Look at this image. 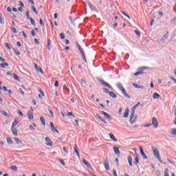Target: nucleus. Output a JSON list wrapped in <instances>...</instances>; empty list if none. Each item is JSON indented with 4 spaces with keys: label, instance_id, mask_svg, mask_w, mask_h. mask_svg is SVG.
I'll return each instance as SVG.
<instances>
[{
    "label": "nucleus",
    "instance_id": "obj_1",
    "mask_svg": "<svg viewBox=\"0 0 176 176\" xmlns=\"http://www.w3.org/2000/svg\"><path fill=\"white\" fill-rule=\"evenodd\" d=\"M140 105H141V102H138L135 106L131 108V113L129 119V122L131 123V124H134V123L137 122V117H135L134 115H135V109H137V108H138Z\"/></svg>",
    "mask_w": 176,
    "mask_h": 176
},
{
    "label": "nucleus",
    "instance_id": "obj_2",
    "mask_svg": "<svg viewBox=\"0 0 176 176\" xmlns=\"http://www.w3.org/2000/svg\"><path fill=\"white\" fill-rule=\"evenodd\" d=\"M151 149L153 151V153L155 157H156L159 160L160 163L163 164V161L162 160V157H160V153L159 152V149H157L155 146H151Z\"/></svg>",
    "mask_w": 176,
    "mask_h": 176
},
{
    "label": "nucleus",
    "instance_id": "obj_3",
    "mask_svg": "<svg viewBox=\"0 0 176 176\" xmlns=\"http://www.w3.org/2000/svg\"><path fill=\"white\" fill-rule=\"evenodd\" d=\"M76 46L82 57V59L84 60L85 63H87V60L86 59V56L85 55V52H83V49H82V47L79 43H77Z\"/></svg>",
    "mask_w": 176,
    "mask_h": 176
},
{
    "label": "nucleus",
    "instance_id": "obj_4",
    "mask_svg": "<svg viewBox=\"0 0 176 176\" xmlns=\"http://www.w3.org/2000/svg\"><path fill=\"white\" fill-rule=\"evenodd\" d=\"M117 87L119 89V90L122 91V94H124L125 97L130 98L127 93H126V89H124V87H123V85H122V84L120 83L117 84Z\"/></svg>",
    "mask_w": 176,
    "mask_h": 176
},
{
    "label": "nucleus",
    "instance_id": "obj_5",
    "mask_svg": "<svg viewBox=\"0 0 176 176\" xmlns=\"http://www.w3.org/2000/svg\"><path fill=\"white\" fill-rule=\"evenodd\" d=\"M151 125L153 126L155 129H157V127H159V122L157 121V118H156V117H153L152 118Z\"/></svg>",
    "mask_w": 176,
    "mask_h": 176
},
{
    "label": "nucleus",
    "instance_id": "obj_6",
    "mask_svg": "<svg viewBox=\"0 0 176 176\" xmlns=\"http://www.w3.org/2000/svg\"><path fill=\"white\" fill-rule=\"evenodd\" d=\"M82 163L87 167V168H89L90 170H93V166H91V164L87 162V160L82 159Z\"/></svg>",
    "mask_w": 176,
    "mask_h": 176
},
{
    "label": "nucleus",
    "instance_id": "obj_7",
    "mask_svg": "<svg viewBox=\"0 0 176 176\" xmlns=\"http://www.w3.org/2000/svg\"><path fill=\"white\" fill-rule=\"evenodd\" d=\"M45 141H46V145L47 146H53V142H52V140L49 138H45Z\"/></svg>",
    "mask_w": 176,
    "mask_h": 176
},
{
    "label": "nucleus",
    "instance_id": "obj_8",
    "mask_svg": "<svg viewBox=\"0 0 176 176\" xmlns=\"http://www.w3.org/2000/svg\"><path fill=\"white\" fill-rule=\"evenodd\" d=\"M104 168H106L107 171H109V162L108 161V158H105L104 160Z\"/></svg>",
    "mask_w": 176,
    "mask_h": 176
},
{
    "label": "nucleus",
    "instance_id": "obj_9",
    "mask_svg": "<svg viewBox=\"0 0 176 176\" xmlns=\"http://www.w3.org/2000/svg\"><path fill=\"white\" fill-rule=\"evenodd\" d=\"M11 131L14 137H17L19 135L17 129L14 127H11Z\"/></svg>",
    "mask_w": 176,
    "mask_h": 176
},
{
    "label": "nucleus",
    "instance_id": "obj_10",
    "mask_svg": "<svg viewBox=\"0 0 176 176\" xmlns=\"http://www.w3.org/2000/svg\"><path fill=\"white\" fill-rule=\"evenodd\" d=\"M101 83L103 85V86H106V87H109V89H111V90H113V87H112L111 85L106 82L105 81H102Z\"/></svg>",
    "mask_w": 176,
    "mask_h": 176
},
{
    "label": "nucleus",
    "instance_id": "obj_11",
    "mask_svg": "<svg viewBox=\"0 0 176 176\" xmlns=\"http://www.w3.org/2000/svg\"><path fill=\"white\" fill-rule=\"evenodd\" d=\"M113 150L114 151V153H116L117 156H120V151L119 150V148L113 146Z\"/></svg>",
    "mask_w": 176,
    "mask_h": 176
},
{
    "label": "nucleus",
    "instance_id": "obj_12",
    "mask_svg": "<svg viewBox=\"0 0 176 176\" xmlns=\"http://www.w3.org/2000/svg\"><path fill=\"white\" fill-rule=\"evenodd\" d=\"M140 153H141L143 159H144L146 160L148 159V156H146V154H145V153L144 152V149L142 148V147H140Z\"/></svg>",
    "mask_w": 176,
    "mask_h": 176
},
{
    "label": "nucleus",
    "instance_id": "obj_13",
    "mask_svg": "<svg viewBox=\"0 0 176 176\" xmlns=\"http://www.w3.org/2000/svg\"><path fill=\"white\" fill-rule=\"evenodd\" d=\"M127 159L129 166L133 167V157H131V156H128Z\"/></svg>",
    "mask_w": 176,
    "mask_h": 176
},
{
    "label": "nucleus",
    "instance_id": "obj_14",
    "mask_svg": "<svg viewBox=\"0 0 176 176\" xmlns=\"http://www.w3.org/2000/svg\"><path fill=\"white\" fill-rule=\"evenodd\" d=\"M96 118H98V119H100V120H101V122H102V123H104V124H107L108 122H107V121L102 118H101V116H100V114L97 113L96 114Z\"/></svg>",
    "mask_w": 176,
    "mask_h": 176
},
{
    "label": "nucleus",
    "instance_id": "obj_15",
    "mask_svg": "<svg viewBox=\"0 0 176 176\" xmlns=\"http://www.w3.org/2000/svg\"><path fill=\"white\" fill-rule=\"evenodd\" d=\"M153 98L154 100H159V98H160V95L159 94H157V93H154L153 94Z\"/></svg>",
    "mask_w": 176,
    "mask_h": 176
},
{
    "label": "nucleus",
    "instance_id": "obj_16",
    "mask_svg": "<svg viewBox=\"0 0 176 176\" xmlns=\"http://www.w3.org/2000/svg\"><path fill=\"white\" fill-rule=\"evenodd\" d=\"M109 135L111 140H112V141H114L115 142H118V140H116V138H115V135H113V134L109 133Z\"/></svg>",
    "mask_w": 176,
    "mask_h": 176
},
{
    "label": "nucleus",
    "instance_id": "obj_17",
    "mask_svg": "<svg viewBox=\"0 0 176 176\" xmlns=\"http://www.w3.org/2000/svg\"><path fill=\"white\" fill-rule=\"evenodd\" d=\"M130 112V110L129 109H126L124 113V118H129V113Z\"/></svg>",
    "mask_w": 176,
    "mask_h": 176
},
{
    "label": "nucleus",
    "instance_id": "obj_18",
    "mask_svg": "<svg viewBox=\"0 0 176 176\" xmlns=\"http://www.w3.org/2000/svg\"><path fill=\"white\" fill-rule=\"evenodd\" d=\"M0 23L1 24H5V19L3 18V15L0 12Z\"/></svg>",
    "mask_w": 176,
    "mask_h": 176
},
{
    "label": "nucleus",
    "instance_id": "obj_19",
    "mask_svg": "<svg viewBox=\"0 0 176 176\" xmlns=\"http://www.w3.org/2000/svg\"><path fill=\"white\" fill-rule=\"evenodd\" d=\"M14 140L15 142H16L18 145H19V144H23V141H21V140H20V139H19V138H14Z\"/></svg>",
    "mask_w": 176,
    "mask_h": 176
},
{
    "label": "nucleus",
    "instance_id": "obj_20",
    "mask_svg": "<svg viewBox=\"0 0 176 176\" xmlns=\"http://www.w3.org/2000/svg\"><path fill=\"white\" fill-rule=\"evenodd\" d=\"M40 120H41V122L42 123V124L43 126H45L46 125V121L45 120V118H43V116H41L40 118Z\"/></svg>",
    "mask_w": 176,
    "mask_h": 176
},
{
    "label": "nucleus",
    "instance_id": "obj_21",
    "mask_svg": "<svg viewBox=\"0 0 176 176\" xmlns=\"http://www.w3.org/2000/svg\"><path fill=\"white\" fill-rule=\"evenodd\" d=\"M19 123H20L19 121H17V120H14V122H12V125L11 127H16V126H17V124H19Z\"/></svg>",
    "mask_w": 176,
    "mask_h": 176
},
{
    "label": "nucleus",
    "instance_id": "obj_22",
    "mask_svg": "<svg viewBox=\"0 0 176 176\" xmlns=\"http://www.w3.org/2000/svg\"><path fill=\"white\" fill-rule=\"evenodd\" d=\"M102 115L107 116V119L111 120V116L109 114H108V113H107L104 111H102Z\"/></svg>",
    "mask_w": 176,
    "mask_h": 176
},
{
    "label": "nucleus",
    "instance_id": "obj_23",
    "mask_svg": "<svg viewBox=\"0 0 176 176\" xmlns=\"http://www.w3.org/2000/svg\"><path fill=\"white\" fill-rule=\"evenodd\" d=\"M109 94L110 97H111L112 98H116V97H117L116 94H115L113 92H109Z\"/></svg>",
    "mask_w": 176,
    "mask_h": 176
},
{
    "label": "nucleus",
    "instance_id": "obj_24",
    "mask_svg": "<svg viewBox=\"0 0 176 176\" xmlns=\"http://www.w3.org/2000/svg\"><path fill=\"white\" fill-rule=\"evenodd\" d=\"M74 151L76 152L78 157H80V156L79 155V151H78V146L77 145L74 146Z\"/></svg>",
    "mask_w": 176,
    "mask_h": 176
},
{
    "label": "nucleus",
    "instance_id": "obj_25",
    "mask_svg": "<svg viewBox=\"0 0 176 176\" xmlns=\"http://www.w3.org/2000/svg\"><path fill=\"white\" fill-rule=\"evenodd\" d=\"M120 13H122V14H123V16H124L125 17H127V19H129V20H130L131 18H130V16H129V14H126V12H124V11H120Z\"/></svg>",
    "mask_w": 176,
    "mask_h": 176
},
{
    "label": "nucleus",
    "instance_id": "obj_26",
    "mask_svg": "<svg viewBox=\"0 0 176 176\" xmlns=\"http://www.w3.org/2000/svg\"><path fill=\"white\" fill-rule=\"evenodd\" d=\"M28 119H30V120H32V119H34V114H32V113H28Z\"/></svg>",
    "mask_w": 176,
    "mask_h": 176
},
{
    "label": "nucleus",
    "instance_id": "obj_27",
    "mask_svg": "<svg viewBox=\"0 0 176 176\" xmlns=\"http://www.w3.org/2000/svg\"><path fill=\"white\" fill-rule=\"evenodd\" d=\"M133 86H134V87H135V89H144V86H140L135 83H133Z\"/></svg>",
    "mask_w": 176,
    "mask_h": 176
},
{
    "label": "nucleus",
    "instance_id": "obj_28",
    "mask_svg": "<svg viewBox=\"0 0 176 176\" xmlns=\"http://www.w3.org/2000/svg\"><path fill=\"white\" fill-rule=\"evenodd\" d=\"M33 125V126H32ZM32 125H30L29 126V129L32 131H34L35 130V128L34 127H36V124L32 123Z\"/></svg>",
    "mask_w": 176,
    "mask_h": 176
},
{
    "label": "nucleus",
    "instance_id": "obj_29",
    "mask_svg": "<svg viewBox=\"0 0 176 176\" xmlns=\"http://www.w3.org/2000/svg\"><path fill=\"white\" fill-rule=\"evenodd\" d=\"M5 47H6V49H8V50H12V47H10V45H9V43H6L4 44Z\"/></svg>",
    "mask_w": 176,
    "mask_h": 176
},
{
    "label": "nucleus",
    "instance_id": "obj_30",
    "mask_svg": "<svg viewBox=\"0 0 176 176\" xmlns=\"http://www.w3.org/2000/svg\"><path fill=\"white\" fill-rule=\"evenodd\" d=\"M0 67H1V68H5V67H9V63H4L0 65Z\"/></svg>",
    "mask_w": 176,
    "mask_h": 176
},
{
    "label": "nucleus",
    "instance_id": "obj_31",
    "mask_svg": "<svg viewBox=\"0 0 176 176\" xmlns=\"http://www.w3.org/2000/svg\"><path fill=\"white\" fill-rule=\"evenodd\" d=\"M140 163V158H138V155L135 157V164H138Z\"/></svg>",
    "mask_w": 176,
    "mask_h": 176
},
{
    "label": "nucleus",
    "instance_id": "obj_32",
    "mask_svg": "<svg viewBox=\"0 0 176 176\" xmlns=\"http://www.w3.org/2000/svg\"><path fill=\"white\" fill-rule=\"evenodd\" d=\"M8 144H13V140L10 138H6Z\"/></svg>",
    "mask_w": 176,
    "mask_h": 176
},
{
    "label": "nucleus",
    "instance_id": "obj_33",
    "mask_svg": "<svg viewBox=\"0 0 176 176\" xmlns=\"http://www.w3.org/2000/svg\"><path fill=\"white\" fill-rule=\"evenodd\" d=\"M47 49L48 50H50V49H52V43H50V39H48Z\"/></svg>",
    "mask_w": 176,
    "mask_h": 176
},
{
    "label": "nucleus",
    "instance_id": "obj_34",
    "mask_svg": "<svg viewBox=\"0 0 176 176\" xmlns=\"http://www.w3.org/2000/svg\"><path fill=\"white\" fill-rule=\"evenodd\" d=\"M38 91L41 93V96L43 97H45V93L43 92V91L42 90V88H38Z\"/></svg>",
    "mask_w": 176,
    "mask_h": 176
},
{
    "label": "nucleus",
    "instance_id": "obj_35",
    "mask_svg": "<svg viewBox=\"0 0 176 176\" xmlns=\"http://www.w3.org/2000/svg\"><path fill=\"white\" fill-rule=\"evenodd\" d=\"M34 69L38 72H39V67H38V65L36 63H34Z\"/></svg>",
    "mask_w": 176,
    "mask_h": 176
},
{
    "label": "nucleus",
    "instance_id": "obj_36",
    "mask_svg": "<svg viewBox=\"0 0 176 176\" xmlns=\"http://www.w3.org/2000/svg\"><path fill=\"white\" fill-rule=\"evenodd\" d=\"M58 160L60 162V164H62V166H65V162H64V160L58 158Z\"/></svg>",
    "mask_w": 176,
    "mask_h": 176
},
{
    "label": "nucleus",
    "instance_id": "obj_37",
    "mask_svg": "<svg viewBox=\"0 0 176 176\" xmlns=\"http://www.w3.org/2000/svg\"><path fill=\"white\" fill-rule=\"evenodd\" d=\"M32 9L34 13H35V14H38V11L36 10V8H35V7L34 6H32Z\"/></svg>",
    "mask_w": 176,
    "mask_h": 176
},
{
    "label": "nucleus",
    "instance_id": "obj_38",
    "mask_svg": "<svg viewBox=\"0 0 176 176\" xmlns=\"http://www.w3.org/2000/svg\"><path fill=\"white\" fill-rule=\"evenodd\" d=\"M10 170H12L13 171H17V166H12L10 167Z\"/></svg>",
    "mask_w": 176,
    "mask_h": 176
},
{
    "label": "nucleus",
    "instance_id": "obj_39",
    "mask_svg": "<svg viewBox=\"0 0 176 176\" xmlns=\"http://www.w3.org/2000/svg\"><path fill=\"white\" fill-rule=\"evenodd\" d=\"M144 74V72H138L134 74L135 76H138V75H142Z\"/></svg>",
    "mask_w": 176,
    "mask_h": 176
},
{
    "label": "nucleus",
    "instance_id": "obj_40",
    "mask_svg": "<svg viewBox=\"0 0 176 176\" xmlns=\"http://www.w3.org/2000/svg\"><path fill=\"white\" fill-rule=\"evenodd\" d=\"M13 78H14V79H16V80H19V76H17V74H13Z\"/></svg>",
    "mask_w": 176,
    "mask_h": 176
},
{
    "label": "nucleus",
    "instance_id": "obj_41",
    "mask_svg": "<svg viewBox=\"0 0 176 176\" xmlns=\"http://www.w3.org/2000/svg\"><path fill=\"white\" fill-rule=\"evenodd\" d=\"M29 20L30 21V23L32 25H35V21L34 20V19L30 18Z\"/></svg>",
    "mask_w": 176,
    "mask_h": 176
},
{
    "label": "nucleus",
    "instance_id": "obj_42",
    "mask_svg": "<svg viewBox=\"0 0 176 176\" xmlns=\"http://www.w3.org/2000/svg\"><path fill=\"white\" fill-rule=\"evenodd\" d=\"M164 176H169L168 175V168H166L164 170Z\"/></svg>",
    "mask_w": 176,
    "mask_h": 176
},
{
    "label": "nucleus",
    "instance_id": "obj_43",
    "mask_svg": "<svg viewBox=\"0 0 176 176\" xmlns=\"http://www.w3.org/2000/svg\"><path fill=\"white\" fill-rule=\"evenodd\" d=\"M60 39H65V34H64V33H60Z\"/></svg>",
    "mask_w": 176,
    "mask_h": 176
},
{
    "label": "nucleus",
    "instance_id": "obj_44",
    "mask_svg": "<svg viewBox=\"0 0 176 176\" xmlns=\"http://www.w3.org/2000/svg\"><path fill=\"white\" fill-rule=\"evenodd\" d=\"M2 114L3 116H6L7 118H9V114L6 111H2Z\"/></svg>",
    "mask_w": 176,
    "mask_h": 176
},
{
    "label": "nucleus",
    "instance_id": "obj_45",
    "mask_svg": "<svg viewBox=\"0 0 176 176\" xmlns=\"http://www.w3.org/2000/svg\"><path fill=\"white\" fill-rule=\"evenodd\" d=\"M14 52L16 54H17V56H20V54H21L20 53V51H19V50H14Z\"/></svg>",
    "mask_w": 176,
    "mask_h": 176
},
{
    "label": "nucleus",
    "instance_id": "obj_46",
    "mask_svg": "<svg viewBox=\"0 0 176 176\" xmlns=\"http://www.w3.org/2000/svg\"><path fill=\"white\" fill-rule=\"evenodd\" d=\"M171 135H176V129H172Z\"/></svg>",
    "mask_w": 176,
    "mask_h": 176
},
{
    "label": "nucleus",
    "instance_id": "obj_47",
    "mask_svg": "<svg viewBox=\"0 0 176 176\" xmlns=\"http://www.w3.org/2000/svg\"><path fill=\"white\" fill-rule=\"evenodd\" d=\"M135 34L137 35V36H141V33L138 30H135Z\"/></svg>",
    "mask_w": 176,
    "mask_h": 176
},
{
    "label": "nucleus",
    "instance_id": "obj_48",
    "mask_svg": "<svg viewBox=\"0 0 176 176\" xmlns=\"http://www.w3.org/2000/svg\"><path fill=\"white\" fill-rule=\"evenodd\" d=\"M26 17H27L28 20H30L31 19V17H30V11H28L26 12Z\"/></svg>",
    "mask_w": 176,
    "mask_h": 176
},
{
    "label": "nucleus",
    "instance_id": "obj_49",
    "mask_svg": "<svg viewBox=\"0 0 176 176\" xmlns=\"http://www.w3.org/2000/svg\"><path fill=\"white\" fill-rule=\"evenodd\" d=\"M12 31L14 34H17V30L16 29V28H12Z\"/></svg>",
    "mask_w": 176,
    "mask_h": 176
},
{
    "label": "nucleus",
    "instance_id": "obj_50",
    "mask_svg": "<svg viewBox=\"0 0 176 176\" xmlns=\"http://www.w3.org/2000/svg\"><path fill=\"white\" fill-rule=\"evenodd\" d=\"M52 129V131H56V133H60V131H58V130L56 129V127L54 126V128H51Z\"/></svg>",
    "mask_w": 176,
    "mask_h": 176
},
{
    "label": "nucleus",
    "instance_id": "obj_51",
    "mask_svg": "<svg viewBox=\"0 0 176 176\" xmlns=\"http://www.w3.org/2000/svg\"><path fill=\"white\" fill-rule=\"evenodd\" d=\"M19 6H21V8H24V3H23V1H19Z\"/></svg>",
    "mask_w": 176,
    "mask_h": 176
},
{
    "label": "nucleus",
    "instance_id": "obj_52",
    "mask_svg": "<svg viewBox=\"0 0 176 176\" xmlns=\"http://www.w3.org/2000/svg\"><path fill=\"white\" fill-rule=\"evenodd\" d=\"M38 72H41V74H44L43 69H42V67H39V68H38Z\"/></svg>",
    "mask_w": 176,
    "mask_h": 176
},
{
    "label": "nucleus",
    "instance_id": "obj_53",
    "mask_svg": "<svg viewBox=\"0 0 176 176\" xmlns=\"http://www.w3.org/2000/svg\"><path fill=\"white\" fill-rule=\"evenodd\" d=\"M18 114L19 115V116H23V111L18 110Z\"/></svg>",
    "mask_w": 176,
    "mask_h": 176
},
{
    "label": "nucleus",
    "instance_id": "obj_54",
    "mask_svg": "<svg viewBox=\"0 0 176 176\" xmlns=\"http://www.w3.org/2000/svg\"><path fill=\"white\" fill-rule=\"evenodd\" d=\"M103 90H104V91L106 93V94H109L110 92H109V90L108 89H107V88H104L103 89Z\"/></svg>",
    "mask_w": 176,
    "mask_h": 176
},
{
    "label": "nucleus",
    "instance_id": "obj_55",
    "mask_svg": "<svg viewBox=\"0 0 176 176\" xmlns=\"http://www.w3.org/2000/svg\"><path fill=\"white\" fill-rule=\"evenodd\" d=\"M19 90L21 94H22V96H24V91H23V90L21 89V88H19Z\"/></svg>",
    "mask_w": 176,
    "mask_h": 176
},
{
    "label": "nucleus",
    "instance_id": "obj_56",
    "mask_svg": "<svg viewBox=\"0 0 176 176\" xmlns=\"http://www.w3.org/2000/svg\"><path fill=\"white\" fill-rule=\"evenodd\" d=\"M7 12H9V13H12V8L10 7H8Z\"/></svg>",
    "mask_w": 176,
    "mask_h": 176
},
{
    "label": "nucleus",
    "instance_id": "obj_57",
    "mask_svg": "<svg viewBox=\"0 0 176 176\" xmlns=\"http://www.w3.org/2000/svg\"><path fill=\"white\" fill-rule=\"evenodd\" d=\"M113 175L118 176V173H116V170L115 169H113Z\"/></svg>",
    "mask_w": 176,
    "mask_h": 176
},
{
    "label": "nucleus",
    "instance_id": "obj_58",
    "mask_svg": "<svg viewBox=\"0 0 176 176\" xmlns=\"http://www.w3.org/2000/svg\"><path fill=\"white\" fill-rule=\"evenodd\" d=\"M54 87H58V80L55 81Z\"/></svg>",
    "mask_w": 176,
    "mask_h": 176
},
{
    "label": "nucleus",
    "instance_id": "obj_59",
    "mask_svg": "<svg viewBox=\"0 0 176 176\" xmlns=\"http://www.w3.org/2000/svg\"><path fill=\"white\" fill-rule=\"evenodd\" d=\"M34 42L35 43H36V45H39V40H38V38H34Z\"/></svg>",
    "mask_w": 176,
    "mask_h": 176
},
{
    "label": "nucleus",
    "instance_id": "obj_60",
    "mask_svg": "<svg viewBox=\"0 0 176 176\" xmlns=\"http://www.w3.org/2000/svg\"><path fill=\"white\" fill-rule=\"evenodd\" d=\"M49 112H50V115L52 116V118H53V116H54V113H53V111H52V110H50V109H49Z\"/></svg>",
    "mask_w": 176,
    "mask_h": 176
},
{
    "label": "nucleus",
    "instance_id": "obj_61",
    "mask_svg": "<svg viewBox=\"0 0 176 176\" xmlns=\"http://www.w3.org/2000/svg\"><path fill=\"white\" fill-rule=\"evenodd\" d=\"M138 127H140V126H138V124H135V125L131 126L132 129H137Z\"/></svg>",
    "mask_w": 176,
    "mask_h": 176
},
{
    "label": "nucleus",
    "instance_id": "obj_62",
    "mask_svg": "<svg viewBox=\"0 0 176 176\" xmlns=\"http://www.w3.org/2000/svg\"><path fill=\"white\" fill-rule=\"evenodd\" d=\"M67 116H74V113L72 112L67 113Z\"/></svg>",
    "mask_w": 176,
    "mask_h": 176
},
{
    "label": "nucleus",
    "instance_id": "obj_63",
    "mask_svg": "<svg viewBox=\"0 0 176 176\" xmlns=\"http://www.w3.org/2000/svg\"><path fill=\"white\" fill-rule=\"evenodd\" d=\"M57 17H58V14L55 13V14H54V19H57Z\"/></svg>",
    "mask_w": 176,
    "mask_h": 176
},
{
    "label": "nucleus",
    "instance_id": "obj_64",
    "mask_svg": "<svg viewBox=\"0 0 176 176\" xmlns=\"http://www.w3.org/2000/svg\"><path fill=\"white\" fill-rule=\"evenodd\" d=\"M31 34H32V36H35V31L34 30H32L31 31Z\"/></svg>",
    "mask_w": 176,
    "mask_h": 176
}]
</instances>
